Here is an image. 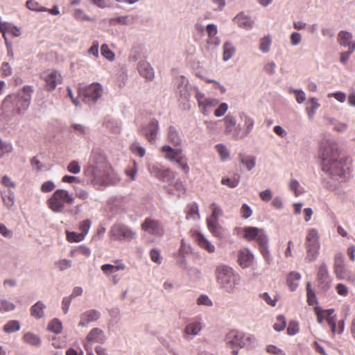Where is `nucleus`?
I'll return each mask as SVG.
<instances>
[{
    "label": "nucleus",
    "mask_w": 355,
    "mask_h": 355,
    "mask_svg": "<svg viewBox=\"0 0 355 355\" xmlns=\"http://www.w3.org/2000/svg\"><path fill=\"white\" fill-rule=\"evenodd\" d=\"M338 40L341 46H348L349 49H351L352 44H355V42L352 40V34L347 31H340L338 33Z\"/></svg>",
    "instance_id": "29"
},
{
    "label": "nucleus",
    "mask_w": 355,
    "mask_h": 355,
    "mask_svg": "<svg viewBox=\"0 0 355 355\" xmlns=\"http://www.w3.org/2000/svg\"><path fill=\"white\" fill-rule=\"evenodd\" d=\"M253 261V255L248 249L240 250L238 252V263L241 267L245 268L251 266Z\"/></svg>",
    "instance_id": "21"
},
{
    "label": "nucleus",
    "mask_w": 355,
    "mask_h": 355,
    "mask_svg": "<svg viewBox=\"0 0 355 355\" xmlns=\"http://www.w3.org/2000/svg\"><path fill=\"white\" fill-rule=\"evenodd\" d=\"M92 222L89 219L84 220L79 223L78 229L80 231V234H83L84 238L88 234L89 230L91 227Z\"/></svg>",
    "instance_id": "47"
},
{
    "label": "nucleus",
    "mask_w": 355,
    "mask_h": 355,
    "mask_svg": "<svg viewBox=\"0 0 355 355\" xmlns=\"http://www.w3.org/2000/svg\"><path fill=\"white\" fill-rule=\"evenodd\" d=\"M334 272L339 280H346L349 283H355V273L348 270L345 263V257L341 252L335 254L334 259Z\"/></svg>",
    "instance_id": "8"
},
{
    "label": "nucleus",
    "mask_w": 355,
    "mask_h": 355,
    "mask_svg": "<svg viewBox=\"0 0 355 355\" xmlns=\"http://www.w3.org/2000/svg\"><path fill=\"white\" fill-rule=\"evenodd\" d=\"M194 239L198 243V245L207 250L209 253H212L215 250V247L212 245L206 238L200 232L194 234Z\"/></svg>",
    "instance_id": "26"
},
{
    "label": "nucleus",
    "mask_w": 355,
    "mask_h": 355,
    "mask_svg": "<svg viewBox=\"0 0 355 355\" xmlns=\"http://www.w3.org/2000/svg\"><path fill=\"white\" fill-rule=\"evenodd\" d=\"M234 52L235 49L230 42L225 43L223 45V60L227 61L230 59Z\"/></svg>",
    "instance_id": "42"
},
{
    "label": "nucleus",
    "mask_w": 355,
    "mask_h": 355,
    "mask_svg": "<svg viewBox=\"0 0 355 355\" xmlns=\"http://www.w3.org/2000/svg\"><path fill=\"white\" fill-rule=\"evenodd\" d=\"M91 254V250L89 248L85 245H80L76 249L71 250L70 256L71 257H76L78 254L83 255L88 257Z\"/></svg>",
    "instance_id": "39"
},
{
    "label": "nucleus",
    "mask_w": 355,
    "mask_h": 355,
    "mask_svg": "<svg viewBox=\"0 0 355 355\" xmlns=\"http://www.w3.org/2000/svg\"><path fill=\"white\" fill-rule=\"evenodd\" d=\"M187 218L198 219L200 218V214L198 206L196 202H192L187 207Z\"/></svg>",
    "instance_id": "33"
},
{
    "label": "nucleus",
    "mask_w": 355,
    "mask_h": 355,
    "mask_svg": "<svg viewBox=\"0 0 355 355\" xmlns=\"http://www.w3.org/2000/svg\"><path fill=\"white\" fill-rule=\"evenodd\" d=\"M91 162L93 184L98 187L112 184L111 179L112 170L105 161V157L101 155H93Z\"/></svg>",
    "instance_id": "2"
},
{
    "label": "nucleus",
    "mask_w": 355,
    "mask_h": 355,
    "mask_svg": "<svg viewBox=\"0 0 355 355\" xmlns=\"http://www.w3.org/2000/svg\"><path fill=\"white\" fill-rule=\"evenodd\" d=\"M206 31L208 35L207 44L214 47L220 44V40L216 36L218 30L216 25L210 24L207 26Z\"/></svg>",
    "instance_id": "23"
},
{
    "label": "nucleus",
    "mask_w": 355,
    "mask_h": 355,
    "mask_svg": "<svg viewBox=\"0 0 355 355\" xmlns=\"http://www.w3.org/2000/svg\"><path fill=\"white\" fill-rule=\"evenodd\" d=\"M347 160V157H338L327 163H322V171L328 173L332 179L343 178L346 171L349 169Z\"/></svg>",
    "instance_id": "6"
},
{
    "label": "nucleus",
    "mask_w": 355,
    "mask_h": 355,
    "mask_svg": "<svg viewBox=\"0 0 355 355\" xmlns=\"http://www.w3.org/2000/svg\"><path fill=\"white\" fill-rule=\"evenodd\" d=\"M141 228L146 233L161 237L164 234V228L162 223L151 218H146L141 225Z\"/></svg>",
    "instance_id": "14"
},
{
    "label": "nucleus",
    "mask_w": 355,
    "mask_h": 355,
    "mask_svg": "<svg viewBox=\"0 0 355 355\" xmlns=\"http://www.w3.org/2000/svg\"><path fill=\"white\" fill-rule=\"evenodd\" d=\"M239 182V178H223L221 180V183L225 185H227L230 188L236 187Z\"/></svg>",
    "instance_id": "57"
},
{
    "label": "nucleus",
    "mask_w": 355,
    "mask_h": 355,
    "mask_svg": "<svg viewBox=\"0 0 355 355\" xmlns=\"http://www.w3.org/2000/svg\"><path fill=\"white\" fill-rule=\"evenodd\" d=\"M216 148L217 152L220 155V157L223 159H225L229 157V155H230L229 150L225 147V146L220 144H218L216 146Z\"/></svg>",
    "instance_id": "62"
},
{
    "label": "nucleus",
    "mask_w": 355,
    "mask_h": 355,
    "mask_svg": "<svg viewBox=\"0 0 355 355\" xmlns=\"http://www.w3.org/2000/svg\"><path fill=\"white\" fill-rule=\"evenodd\" d=\"M299 324L295 321H291L287 328V333L288 335L293 336L299 332Z\"/></svg>",
    "instance_id": "59"
},
{
    "label": "nucleus",
    "mask_w": 355,
    "mask_h": 355,
    "mask_svg": "<svg viewBox=\"0 0 355 355\" xmlns=\"http://www.w3.org/2000/svg\"><path fill=\"white\" fill-rule=\"evenodd\" d=\"M110 234L111 238L122 241H131L136 235V233L127 225L116 223L110 229Z\"/></svg>",
    "instance_id": "10"
},
{
    "label": "nucleus",
    "mask_w": 355,
    "mask_h": 355,
    "mask_svg": "<svg viewBox=\"0 0 355 355\" xmlns=\"http://www.w3.org/2000/svg\"><path fill=\"white\" fill-rule=\"evenodd\" d=\"M48 329L55 334H60L62 330V325L60 320L53 319L49 322Z\"/></svg>",
    "instance_id": "44"
},
{
    "label": "nucleus",
    "mask_w": 355,
    "mask_h": 355,
    "mask_svg": "<svg viewBox=\"0 0 355 355\" xmlns=\"http://www.w3.org/2000/svg\"><path fill=\"white\" fill-rule=\"evenodd\" d=\"M26 7L33 11H37V12H45L47 11V8L45 7L42 6L37 1L35 0H28L26 1Z\"/></svg>",
    "instance_id": "43"
},
{
    "label": "nucleus",
    "mask_w": 355,
    "mask_h": 355,
    "mask_svg": "<svg viewBox=\"0 0 355 355\" xmlns=\"http://www.w3.org/2000/svg\"><path fill=\"white\" fill-rule=\"evenodd\" d=\"M235 231L237 234H241L248 241L256 240L259 245L260 252L268 261L270 255L267 248L268 238L262 229L255 227H236Z\"/></svg>",
    "instance_id": "4"
},
{
    "label": "nucleus",
    "mask_w": 355,
    "mask_h": 355,
    "mask_svg": "<svg viewBox=\"0 0 355 355\" xmlns=\"http://www.w3.org/2000/svg\"><path fill=\"white\" fill-rule=\"evenodd\" d=\"M175 177V173L169 168H164L162 170L160 174L157 177L160 180L168 181Z\"/></svg>",
    "instance_id": "48"
},
{
    "label": "nucleus",
    "mask_w": 355,
    "mask_h": 355,
    "mask_svg": "<svg viewBox=\"0 0 355 355\" xmlns=\"http://www.w3.org/2000/svg\"><path fill=\"white\" fill-rule=\"evenodd\" d=\"M290 189L294 192L295 196H298L303 193L302 191L299 190L300 188V183L296 180H292L289 184Z\"/></svg>",
    "instance_id": "63"
},
{
    "label": "nucleus",
    "mask_w": 355,
    "mask_h": 355,
    "mask_svg": "<svg viewBox=\"0 0 355 355\" xmlns=\"http://www.w3.org/2000/svg\"><path fill=\"white\" fill-rule=\"evenodd\" d=\"M241 162L246 166L248 170H252L255 166V158L252 156H243L239 155Z\"/></svg>",
    "instance_id": "40"
},
{
    "label": "nucleus",
    "mask_w": 355,
    "mask_h": 355,
    "mask_svg": "<svg viewBox=\"0 0 355 355\" xmlns=\"http://www.w3.org/2000/svg\"><path fill=\"white\" fill-rule=\"evenodd\" d=\"M306 295H307V302L309 305H314L317 304V298L314 291L311 288V284L309 282L307 283L306 285Z\"/></svg>",
    "instance_id": "46"
},
{
    "label": "nucleus",
    "mask_w": 355,
    "mask_h": 355,
    "mask_svg": "<svg viewBox=\"0 0 355 355\" xmlns=\"http://www.w3.org/2000/svg\"><path fill=\"white\" fill-rule=\"evenodd\" d=\"M178 165L184 171L185 173H188L189 171V167L187 164V159L184 156L180 155L178 158L175 161Z\"/></svg>",
    "instance_id": "52"
},
{
    "label": "nucleus",
    "mask_w": 355,
    "mask_h": 355,
    "mask_svg": "<svg viewBox=\"0 0 355 355\" xmlns=\"http://www.w3.org/2000/svg\"><path fill=\"white\" fill-rule=\"evenodd\" d=\"M6 33H11L13 36L17 37L20 35V30L17 27L7 22L6 26H5L3 32V37L4 38L6 43L7 44V37L6 35Z\"/></svg>",
    "instance_id": "38"
},
{
    "label": "nucleus",
    "mask_w": 355,
    "mask_h": 355,
    "mask_svg": "<svg viewBox=\"0 0 355 355\" xmlns=\"http://www.w3.org/2000/svg\"><path fill=\"white\" fill-rule=\"evenodd\" d=\"M317 282L318 288L323 291H327L331 286V279L324 263H321L318 268Z\"/></svg>",
    "instance_id": "18"
},
{
    "label": "nucleus",
    "mask_w": 355,
    "mask_h": 355,
    "mask_svg": "<svg viewBox=\"0 0 355 355\" xmlns=\"http://www.w3.org/2000/svg\"><path fill=\"white\" fill-rule=\"evenodd\" d=\"M44 304L42 302H37L31 309V315L36 318H41L44 316Z\"/></svg>",
    "instance_id": "34"
},
{
    "label": "nucleus",
    "mask_w": 355,
    "mask_h": 355,
    "mask_svg": "<svg viewBox=\"0 0 355 355\" xmlns=\"http://www.w3.org/2000/svg\"><path fill=\"white\" fill-rule=\"evenodd\" d=\"M67 240L70 243H78L85 239L83 234L66 231Z\"/></svg>",
    "instance_id": "37"
},
{
    "label": "nucleus",
    "mask_w": 355,
    "mask_h": 355,
    "mask_svg": "<svg viewBox=\"0 0 355 355\" xmlns=\"http://www.w3.org/2000/svg\"><path fill=\"white\" fill-rule=\"evenodd\" d=\"M334 309L328 310V315L326 318V320L328 324L330 326L332 333L334 334L336 332V318L331 315L334 313Z\"/></svg>",
    "instance_id": "50"
},
{
    "label": "nucleus",
    "mask_w": 355,
    "mask_h": 355,
    "mask_svg": "<svg viewBox=\"0 0 355 355\" xmlns=\"http://www.w3.org/2000/svg\"><path fill=\"white\" fill-rule=\"evenodd\" d=\"M103 87L98 83H94L83 90V95L87 102L95 103L103 94Z\"/></svg>",
    "instance_id": "17"
},
{
    "label": "nucleus",
    "mask_w": 355,
    "mask_h": 355,
    "mask_svg": "<svg viewBox=\"0 0 355 355\" xmlns=\"http://www.w3.org/2000/svg\"><path fill=\"white\" fill-rule=\"evenodd\" d=\"M202 329L200 322L194 321L187 324L184 329V333L187 335L196 336Z\"/></svg>",
    "instance_id": "32"
},
{
    "label": "nucleus",
    "mask_w": 355,
    "mask_h": 355,
    "mask_svg": "<svg viewBox=\"0 0 355 355\" xmlns=\"http://www.w3.org/2000/svg\"><path fill=\"white\" fill-rule=\"evenodd\" d=\"M100 313L94 309L85 311L80 315V320L78 325L80 327L87 326L89 323L95 322L100 318Z\"/></svg>",
    "instance_id": "20"
},
{
    "label": "nucleus",
    "mask_w": 355,
    "mask_h": 355,
    "mask_svg": "<svg viewBox=\"0 0 355 355\" xmlns=\"http://www.w3.org/2000/svg\"><path fill=\"white\" fill-rule=\"evenodd\" d=\"M223 121L225 125V133L226 135H232L234 137V130L237 128L236 127V121L235 118L231 114H227Z\"/></svg>",
    "instance_id": "28"
},
{
    "label": "nucleus",
    "mask_w": 355,
    "mask_h": 355,
    "mask_svg": "<svg viewBox=\"0 0 355 355\" xmlns=\"http://www.w3.org/2000/svg\"><path fill=\"white\" fill-rule=\"evenodd\" d=\"M55 185L53 182L49 180L44 182L41 186V191L43 193H49L54 190Z\"/></svg>",
    "instance_id": "64"
},
{
    "label": "nucleus",
    "mask_w": 355,
    "mask_h": 355,
    "mask_svg": "<svg viewBox=\"0 0 355 355\" xmlns=\"http://www.w3.org/2000/svg\"><path fill=\"white\" fill-rule=\"evenodd\" d=\"M195 97L198 102V107L204 115H208L209 109L216 107L219 101L215 98L206 97L205 94L199 89L196 90Z\"/></svg>",
    "instance_id": "11"
},
{
    "label": "nucleus",
    "mask_w": 355,
    "mask_h": 355,
    "mask_svg": "<svg viewBox=\"0 0 355 355\" xmlns=\"http://www.w3.org/2000/svg\"><path fill=\"white\" fill-rule=\"evenodd\" d=\"M301 279L299 272H291L287 276L286 284L291 291H294L298 286V282Z\"/></svg>",
    "instance_id": "30"
},
{
    "label": "nucleus",
    "mask_w": 355,
    "mask_h": 355,
    "mask_svg": "<svg viewBox=\"0 0 355 355\" xmlns=\"http://www.w3.org/2000/svg\"><path fill=\"white\" fill-rule=\"evenodd\" d=\"M261 297L268 304L272 306H275L276 305L277 301L278 300L277 295H273V297H271L268 293H264L261 295Z\"/></svg>",
    "instance_id": "61"
},
{
    "label": "nucleus",
    "mask_w": 355,
    "mask_h": 355,
    "mask_svg": "<svg viewBox=\"0 0 355 355\" xmlns=\"http://www.w3.org/2000/svg\"><path fill=\"white\" fill-rule=\"evenodd\" d=\"M73 17L76 19L80 20V21H91L92 20V19L88 15H87L83 10H82L80 9H78L74 11Z\"/></svg>",
    "instance_id": "60"
},
{
    "label": "nucleus",
    "mask_w": 355,
    "mask_h": 355,
    "mask_svg": "<svg viewBox=\"0 0 355 355\" xmlns=\"http://www.w3.org/2000/svg\"><path fill=\"white\" fill-rule=\"evenodd\" d=\"M74 198L65 189L55 190L51 196L47 200L48 207L55 213H61L64 211L66 205H73Z\"/></svg>",
    "instance_id": "5"
},
{
    "label": "nucleus",
    "mask_w": 355,
    "mask_h": 355,
    "mask_svg": "<svg viewBox=\"0 0 355 355\" xmlns=\"http://www.w3.org/2000/svg\"><path fill=\"white\" fill-rule=\"evenodd\" d=\"M319 239L318 231L316 229L311 228L307 231L305 239V247L306 250L305 259L307 262H312L317 259L320 248Z\"/></svg>",
    "instance_id": "7"
},
{
    "label": "nucleus",
    "mask_w": 355,
    "mask_h": 355,
    "mask_svg": "<svg viewBox=\"0 0 355 355\" xmlns=\"http://www.w3.org/2000/svg\"><path fill=\"white\" fill-rule=\"evenodd\" d=\"M234 21L240 27L244 28H250L252 26L253 21L247 16L241 13L236 15Z\"/></svg>",
    "instance_id": "31"
},
{
    "label": "nucleus",
    "mask_w": 355,
    "mask_h": 355,
    "mask_svg": "<svg viewBox=\"0 0 355 355\" xmlns=\"http://www.w3.org/2000/svg\"><path fill=\"white\" fill-rule=\"evenodd\" d=\"M161 151L164 154V157L166 159L173 162H175L178 158V157L182 154V149H174L167 145L162 146Z\"/></svg>",
    "instance_id": "25"
},
{
    "label": "nucleus",
    "mask_w": 355,
    "mask_h": 355,
    "mask_svg": "<svg viewBox=\"0 0 355 355\" xmlns=\"http://www.w3.org/2000/svg\"><path fill=\"white\" fill-rule=\"evenodd\" d=\"M42 78L45 83L44 89L47 92L53 91L58 85L62 83V76L60 72L57 70H49L44 72Z\"/></svg>",
    "instance_id": "13"
},
{
    "label": "nucleus",
    "mask_w": 355,
    "mask_h": 355,
    "mask_svg": "<svg viewBox=\"0 0 355 355\" xmlns=\"http://www.w3.org/2000/svg\"><path fill=\"white\" fill-rule=\"evenodd\" d=\"M106 340V337L103 330L98 328L92 329L88 334L85 343V348L87 355H94L92 352L91 344L94 343H103Z\"/></svg>",
    "instance_id": "15"
},
{
    "label": "nucleus",
    "mask_w": 355,
    "mask_h": 355,
    "mask_svg": "<svg viewBox=\"0 0 355 355\" xmlns=\"http://www.w3.org/2000/svg\"><path fill=\"white\" fill-rule=\"evenodd\" d=\"M339 155L338 148L335 141L331 140L322 141L320 148V157L322 159V164L339 157Z\"/></svg>",
    "instance_id": "9"
},
{
    "label": "nucleus",
    "mask_w": 355,
    "mask_h": 355,
    "mask_svg": "<svg viewBox=\"0 0 355 355\" xmlns=\"http://www.w3.org/2000/svg\"><path fill=\"white\" fill-rule=\"evenodd\" d=\"M12 149L11 144L3 142L0 139V158L3 157L5 154L11 153Z\"/></svg>",
    "instance_id": "49"
},
{
    "label": "nucleus",
    "mask_w": 355,
    "mask_h": 355,
    "mask_svg": "<svg viewBox=\"0 0 355 355\" xmlns=\"http://www.w3.org/2000/svg\"><path fill=\"white\" fill-rule=\"evenodd\" d=\"M33 87L26 85L17 94L8 95L3 101L1 109L3 112L11 110L17 114H24L29 107Z\"/></svg>",
    "instance_id": "1"
},
{
    "label": "nucleus",
    "mask_w": 355,
    "mask_h": 355,
    "mask_svg": "<svg viewBox=\"0 0 355 355\" xmlns=\"http://www.w3.org/2000/svg\"><path fill=\"white\" fill-rule=\"evenodd\" d=\"M138 71L141 76L148 80H152L154 78V70L148 62H139Z\"/></svg>",
    "instance_id": "27"
},
{
    "label": "nucleus",
    "mask_w": 355,
    "mask_h": 355,
    "mask_svg": "<svg viewBox=\"0 0 355 355\" xmlns=\"http://www.w3.org/2000/svg\"><path fill=\"white\" fill-rule=\"evenodd\" d=\"M216 277L220 288L229 293H234L239 284L240 276L226 265H220L216 269Z\"/></svg>",
    "instance_id": "3"
},
{
    "label": "nucleus",
    "mask_w": 355,
    "mask_h": 355,
    "mask_svg": "<svg viewBox=\"0 0 355 355\" xmlns=\"http://www.w3.org/2000/svg\"><path fill=\"white\" fill-rule=\"evenodd\" d=\"M20 329V324L17 320H10L3 327V330L6 333H12Z\"/></svg>",
    "instance_id": "41"
},
{
    "label": "nucleus",
    "mask_w": 355,
    "mask_h": 355,
    "mask_svg": "<svg viewBox=\"0 0 355 355\" xmlns=\"http://www.w3.org/2000/svg\"><path fill=\"white\" fill-rule=\"evenodd\" d=\"M335 289H336L337 293L342 297H346L349 294V289L347 287V286L345 285L344 284H342V283L338 284L336 286Z\"/></svg>",
    "instance_id": "58"
},
{
    "label": "nucleus",
    "mask_w": 355,
    "mask_h": 355,
    "mask_svg": "<svg viewBox=\"0 0 355 355\" xmlns=\"http://www.w3.org/2000/svg\"><path fill=\"white\" fill-rule=\"evenodd\" d=\"M168 139V141L175 146L181 144V139L174 127H169Z\"/></svg>",
    "instance_id": "35"
},
{
    "label": "nucleus",
    "mask_w": 355,
    "mask_h": 355,
    "mask_svg": "<svg viewBox=\"0 0 355 355\" xmlns=\"http://www.w3.org/2000/svg\"><path fill=\"white\" fill-rule=\"evenodd\" d=\"M114 264H103L101 266V269L103 272L106 275H110L115 273L119 270H123L125 269V265L123 263L122 260L117 259L114 261Z\"/></svg>",
    "instance_id": "22"
},
{
    "label": "nucleus",
    "mask_w": 355,
    "mask_h": 355,
    "mask_svg": "<svg viewBox=\"0 0 355 355\" xmlns=\"http://www.w3.org/2000/svg\"><path fill=\"white\" fill-rule=\"evenodd\" d=\"M130 149L132 152L139 157H142L145 155V149L140 146L138 142H135L131 145Z\"/></svg>",
    "instance_id": "55"
},
{
    "label": "nucleus",
    "mask_w": 355,
    "mask_h": 355,
    "mask_svg": "<svg viewBox=\"0 0 355 355\" xmlns=\"http://www.w3.org/2000/svg\"><path fill=\"white\" fill-rule=\"evenodd\" d=\"M270 44H271V39L269 37H264L260 41V44H259L260 49L263 53H266L270 50Z\"/></svg>",
    "instance_id": "54"
},
{
    "label": "nucleus",
    "mask_w": 355,
    "mask_h": 355,
    "mask_svg": "<svg viewBox=\"0 0 355 355\" xmlns=\"http://www.w3.org/2000/svg\"><path fill=\"white\" fill-rule=\"evenodd\" d=\"M309 101L311 105L307 107V113L309 118H312L315 114L316 110L319 108L320 105L315 98H311Z\"/></svg>",
    "instance_id": "45"
},
{
    "label": "nucleus",
    "mask_w": 355,
    "mask_h": 355,
    "mask_svg": "<svg viewBox=\"0 0 355 355\" xmlns=\"http://www.w3.org/2000/svg\"><path fill=\"white\" fill-rule=\"evenodd\" d=\"M226 339L227 343L232 346L243 347L248 343H250L253 338L250 336H246L243 332L232 330L227 334Z\"/></svg>",
    "instance_id": "16"
},
{
    "label": "nucleus",
    "mask_w": 355,
    "mask_h": 355,
    "mask_svg": "<svg viewBox=\"0 0 355 355\" xmlns=\"http://www.w3.org/2000/svg\"><path fill=\"white\" fill-rule=\"evenodd\" d=\"M101 54L109 60H113L114 58V54L105 44L101 46Z\"/></svg>",
    "instance_id": "56"
},
{
    "label": "nucleus",
    "mask_w": 355,
    "mask_h": 355,
    "mask_svg": "<svg viewBox=\"0 0 355 355\" xmlns=\"http://www.w3.org/2000/svg\"><path fill=\"white\" fill-rule=\"evenodd\" d=\"M217 218L209 217L207 218V224L209 231L216 236L222 237L223 236V230L218 225Z\"/></svg>",
    "instance_id": "24"
},
{
    "label": "nucleus",
    "mask_w": 355,
    "mask_h": 355,
    "mask_svg": "<svg viewBox=\"0 0 355 355\" xmlns=\"http://www.w3.org/2000/svg\"><path fill=\"white\" fill-rule=\"evenodd\" d=\"M159 130V123L156 119H153L147 126L141 130V134L146 137L147 140L152 143L157 138Z\"/></svg>",
    "instance_id": "19"
},
{
    "label": "nucleus",
    "mask_w": 355,
    "mask_h": 355,
    "mask_svg": "<svg viewBox=\"0 0 355 355\" xmlns=\"http://www.w3.org/2000/svg\"><path fill=\"white\" fill-rule=\"evenodd\" d=\"M23 340L26 343L33 346H39L41 343L40 338L31 332L25 334Z\"/></svg>",
    "instance_id": "36"
},
{
    "label": "nucleus",
    "mask_w": 355,
    "mask_h": 355,
    "mask_svg": "<svg viewBox=\"0 0 355 355\" xmlns=\"http://www.w3.org/2000/svg\"><path fill=\"white\" fill-rule=\"evenodd\" d=\"M286 320L285 318L283 315H279L277 318L276 322L273 325V328L277 331H282L285 327H286Z\"/></svg>",
    "instance_id": "53"
},
{
    "label": "nucleus",
    "mask_w": 355,
    "mask_h": 355,
    "mask_svg": "<svg viewBox=\"0 0 355 355\" xmlns=\"http://www.w3.org/2000/svg\"><path fill=\"white\" fill-rule=\"evenodd\" d=\"M137 172V166L135 161H133L131 165H129L125 169V174L130 177L131 180H134Z\"/></svg>",
    "instance_id": "51"
},
{
    "label": "nucleus",
    "mask_w": 355,
    "mask_h": 355,
    "mask_svg": "<svg viewBox=\"0 0 355 355\" xmlns=\"http://www.w3.org/2000/svg\"><path fill=\"white\" fill-rule=\"evenodd\" d=\"M240 119L244 122L243 128L239 126L235 129L234 138L235 139H243L246 137L252 130L254 121V119L244 112L240 114Z\"/></svg>",
    "instance_id": "12"
}]
</instances>
